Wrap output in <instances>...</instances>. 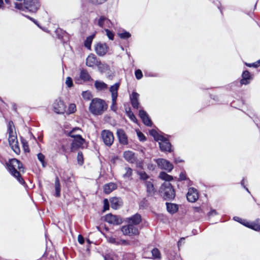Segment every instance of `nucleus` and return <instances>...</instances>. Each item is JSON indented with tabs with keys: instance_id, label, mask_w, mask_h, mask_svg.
<instances>
[{
	"instance_id": "f257e3e1",
	"label": "nucleus",
	"mask_w": 260,
	"mask_h": 260,
	"mask_svg": "<svg viewBox=\"0 0 260 260\" xmlns=\"http://www.w3.org/2000/svg\"><path fill=\"white\" fill-rule=\"evenodd\" d=\"M159 178L161 180L166 181L160 186L159 191L166 200H172L175 197V191L169 181L173 179V177L164 172H161Z\"/></svg>"
},
{
	"instance_id": "f03ea898",
	"label": "nucleus",
	"mask_w": 260,
	"mask_h": 260,
	"mask_svg": "<svg viewBox=\"0 0 260 260\" xmlns=\"http://www.w3.org/2000/svg\"><path fill=\"white\" fill-rule=\"evenodd\" d=\"M6 166L9 173L16 178L21 184H24V181L20 175L21 172H24L22 164L18 159L13 158L6 163Z\"/></svg>"
},
{
	"instance_id": "7ed1b4c3",
	"label": "nucleus",
	"mask_w": 260,
	"mask_h": 260,
	"mask_svg": "<svg viewBox=\"0 0 260 260\" xmlns=\"http://www.w3.org/2000/svg\"><path fill=\"white\" fill-rule=\"evenodd\" d=\"M107 107L104 100L94 98L92 100L90 104L89 110L94 115H101L107 110Z\"/></svg>"
},
{
	"instance_id": "20e7f679",
	"label": "nucleus",
	"mask_w": 260,
	"mask_h": 260,
	"mask_svg": "<svg viewBox=\"0 0 260 260\" xmlns=\"http://www.w3.org/2000/svg\"><path fill=\"white\" fill-rule=\"evenodd\" d=\"M78 131H81L79 128H74L68 134V136L74 139L70 146V151L72 152H74L80 148H83L85 141V139L80 134H75V132Z\"/></svg>"
},
{
	"instance_id": "39448f33",
	"label": "nucleus",
	"mask_w": 260,
	"mask_h": 260,
	"mask_svg": "<svg viewBox=\"0 0 260 260\" xmlns=\"http://www.w3.org/2000/svg\"><path fill=\"white\" fill-rule=\"evenodd\" d=\"M149 134L154 138L155 141H159V148L162 151H171V145L166 138H165L164 136L158 134L154 129L150 130L149 131Z\"/></svg>"
},
{
	"instance_id": "423d86ee",
	"label": "nucleus",
	"mask_w": 260,
	"mask_h": 260,
	"mask_svg": "<svg viewBox=\"0 0 260 260\" xmlns=\"http://www.w3.org/2000/svg\"><path fill=\"white\" fill-rule=\"evenodd\" d=\"M121 230L123 234L126 236H133L139 234L138 229L132 224L128 223L127 225L123 226Z\"/></svg>"
},
{
	"instance_id": "0eeeda50",
	"label": "nucleus",
	"mask_w": 260,
	"mask_h": 260,
	"mask_svg": "<svg viewBox=\"0 0 260 260\" xmlns=\"http://www.w3.org/2000/svg\"><path fill=\"white\" fill-rule=\"evenodd\" d=\"M101 135L104 144L107 146H111L114 141L113 133L109 130L105 129L102 131Z\"/></svg>"
},
{
	"instance_id": "6e6552de",
	"label": "nucleus",
	"mask_w": 260,
	"mask_h": 260,
	"mask_svg": "<svg viewBox=\"0 0 260 260\" xmlns=\"http://www.w3.org/2000/svg\"><path fill=\"white\" fill-rule=\"evenodd\" d=\"M54 112L58 114H63L66 112V106L64 102L60 99H56L52 105Z\"/></svg>"
},
{
	"instance_id": "1a4fd4ad",
	"label": "nucleus",
	"mask_w": 260,
	"mask_h": 260,
	"mask_svg": "<svg viewBox=\"0 0 260 260\" xmlns=\"http://www.w3.org/2000/svg\"><path fill=\"white\" fill-rule=\"evenodd\" d=\"M158 167L162 169L165 170L169 172H171L173 169V165L168 160L164 158H158L155 159Z\"/></svg>"
},
{
	"instance_id": "9d476101",
	"label": "nucleus",
	"mask_w": 260,
	"mask_h": 260,
	"mask_svg": "<svg viewBox=\"0 0 260 260\" xmlns=\"http://www.w3.org/2000/svg\"><path fill=\"white\" fill-rule=\"evenodd\" d=\"M8 140L9 145L11 146L12 149L16 154H19L20 152V149L18 146V142L16 134L9 136Z\"/></svg>"
},
{
	"instance_id": "9b49d317",
	"label": "nucleus",
	"mask_w": 260,
	"mask_h": 260,
	"mask_svg": "<svg viewBox=\"0 0 260 260\" xmlns=\"http://www.w3.org/2000/svg\"><path fill=\"white\" fill-rule=\"evenodd\" d=\"M92 81V79L86 70H82L80 71L79 77L75 78V82L77 84H82V82Z\"/></svg>"
},
{
	"instance_id": "f8f14e48",
	"label": "nucleus",
	"mask_w": 260,
	"mask_h": 260,
	"mask_svg": "<svg viewBox=\"0 0 260 260\" xmlns=\"http://www.w3.org/2000/svg\"><path fill=\"white\" fill-rule=\"evenodd\" d=\"M105 220L106 222L114 225L120 224L122 222L121 218L119 216L112 214H107L105 217Z\"/></svg>"
},
{
	"instance_id": "ddd939ff",
	"label": "nucleus",
	"mask_w": 260,
	"mask_h": 260,
	"mask_svg": "<svg viewBox=\"0 0 260 260\" xmlns=\"http://www.w3.org/2000/svg\"><path fill=\"white\" fill-rule=\"evenodd\" d=\"M186 198L189 202H195L199 198L197 190L193 187L189 188L186 194Z\"/></svg>"
},
{
	"instance_id": "4468645a",
	"label": "nucleus",
	"mask_w": 260,
	"mask_h": 260,
	"mask_svg": "<svg viewBox=\"0 0 260 260\" xmlns=\"http://www.w3.org/2000/svg\"><path fill=\"white\" fill-rule=\"evenodd\" d=\"M96 21H97L98 25L102 28L104 27H111L112 25L111 21L104 16H100Z\"/></svg>"
},
{
	"instance_id": "2eb2a0df",
	"label": "nucleus",
	"mask_w": 260,
	"mask_h": 260,
	"mask_svg": "<svg viewBox=\"0 0 260 260\" xmlns=\"http://www.w3.org/2000/svg\"><path fill=\"white\" fill-rule=\"evenodd\" d=\"M145 186L146 188V191L149 196H153L156 190L154 186L153 179H148L144 182Z\"/></svg>"
},
{
	"instance_id": "dca6fc26",
	"label": "nucleus",
	"mask_w": 260,
	"mask_h": 260,
	"mask_svg": "<svg viewBox=\"0 0 260 260\" xmlns=\"http://www.w3.org/2000/svg\"><path fill=\"white\" fill-rule=\"evenodd\" d=\"M108 51V47L106 44L98 43L95 46V51L96 54L101 56L106 54Z\"/></svg>"
},
{
	"instance_id": "f3484780",
	"label": "nucleus",
	"mask_w": 260,
	"mask_h": 260,
	"mask_svg": "<svg viewBox=\"0 0 260 260\" xmlns=\"http://www.w3.org/2000/svg\"><path fill=\"white\" fill-rule=\"evenodd\" d=\"M99 60L93 54H90L86 59V65L90 68H93L98 63Z\"/></svg>"
},
{
	"instance_id": "a211bd4d",
	"label": "nucleus",
	"mask_w": 260,
	"mask_h": 260,
	"mask_svg": "<svg viewBox=\"0 0 260 260\" xmlns=\"http://www.w3.org/2000/svg\"><path fill=\"white\" fill-rule=\"evenodd\" d=\"M253 77L250 73L247 70L244 71L242 74V79L240 83L242 85H247L250 83Z\"/></svg>"
},
{
	"instance_id": "6ab92c4d",
	"label": "nucleus",
	"mask_w": 260,
	"mask_h": 260,
	"mask_svg": "<svg viewBox=\"0 0 260 260\" xmlns=\"http://www.w3.org/2000/svg\"><path fill=\"white\" fill-rule=\"evenodd\" d=\"M126 221L128 223L133 225L139 224L142 221L141 216L139 214H136L131 217L127 218Z\"/></svg>"
},
{
	"instance_id": "aec40b11",
	"label": "nucleus",
	"mask_w": 260,
	"mask_h": 260,
	"mask_svg": "<svg viewBox=\"0 0 260 260\" xmlns=\"http://www.w3.org/2000/svg\"><path fill=\"white\" fill-rule=\"evenodd\" d=\"M139 94L136 92H133L132 94L130 95V100L131 104L133 107L135 109H138L139 107Z\"/></svg>"
},
{
	"instance_id": "412c9836",
	"label": "nucleus",
	"mask_w": 260,
	"mask_h": 260,
	"mask_svg": "<svg viewBox=\"0 0 260 260\" xmlns=\"http://www.w3.org/2000/svg\"><path fill=\"white\" fill-rule=\"evenodd\" d=\"M139 116L143 121V123L147 126H150L152 124V122L149 118L147 113L143 110L139 111Z\"/></svg>"
},
{
	"instance_id": "4be33fe9",
	"label": "nucleus",
	"mask_w": 260,
	"mask_h": 260,
	"mask_svg": "<svg viewBox=\"0 0 260 260\" xmlns=\"http://www.w3.org/2000/svg\"><path fill=\"white\" fill-rule=\"evenodd\" d=\"M111 206L114 209H117L122 205V200L117 197L112 198L110 200Z\"/></svg>"
},
{
	"instance_id": "5701e85b",
	"label": "nucleus",
	"mask_w": 260,
	"mask_h": 260,
	"mask_svg": "<svg viewBox=\"0 0 260 260\" xmlns=\"http://www.w3.org/2000/svg\"><path fill=\"white\" fill-rule=\"evenodd\" d=\"M117 135L121 144L123 145L127 144V138L123 130L121 129H117Z\"/></svg>"
},
{
	"instance_id": "b1692460",
	"label": "nucleus",
	"mask_w": 260,
	"mask_h": 260,
	"mask_svg": "<svg viewBox=\"0 0 260 260\" xmlns=\"http://www.w3.org/2000/svg\"><path fill=\"white\" fill-rule=\"evenodd\" d=\"M125 159L130 163H134L136 160V157L134 153L131 151H126L123 153Z\"/></svg>"
},
{
	"instance_id": "393cba45",
	"label": "nucleus",
	"mask_w": 260,
	"mask_h": 260,
	"mask_svg": "<svg viewBox=\"0 0 260 260\" xmlns=\"http://www.w3.org/2000/svg\"><path fill=\"white\" fill-rule=\"evenodd\" d=\"M119 86L120 83H116L110 87L109 90L111 93L112 99H117L118 96V90L119 89Z\"/></svg>"
},
{
	"instance_id": "a878e982",
	"label": "nucleus",
	"mask_w": 260,
	"mask_h": 260,
	"mask_svg": "<svg viewBox=\"0 0 260 260\" xmlns=\"http://www.w3.org/2000/svg\"><path fill=\"white\" fill-rule=\"evenodd\" d=\"M244 225L250 228L255 231H259L260 230V225L258 223L254 222H248L246 221L244 222Z\"/></svg>"
},
{
	"instance_id": "bb28decb",
	"label": "nucleus",
	"mask_w": 260,
	"mask_h": 260,
	"mask_svg": "<svg viewBox=\"0 0 260 260\" xmlns=\"http://www.w3.org/2000/svg\"><path fill=\"white\" fill-rule=\"evenodd\" d=\"M116 187V184L114 183L107 184L105 185L104 187V192L107 194H109L113 190L115 189Z\"/></svg>"
},
{
	"instance_id": "cd10ccee",
	"label": "nucleus",
	"mask_w": 260,
	"mask_h": 260,
	"mask_svg": "<svg viewBox=\"0 0 260 260\" xmlns=\"http://www.w3.org/2000/svg\"><path fill=\"white\" fill-rule=\"evenodd\" d=\"M167 211L171 214H174L177 212L178 209V206L173 203H166Z\"/></svg>"
},
{
	"instance_id": "c85d7f7f",
	"label": "nucleus",
	"mask_w": 260,
	"mask_h": 260,
	"mask_svg": "<svg viewBox=\"0 0 260 260\" xmlns=\"http://www.w3.org/2000/svg\"><path fill=\"white\" fill-rule=\"evenodd\" d=\"M94 86L98 90H104L108 88V85L101 81H95Z\"/></svg>"
},
{
	"instance_id": "c756f323",
	"label": "nucleus",
	"mask_w": 260,
	"mask_h": 260,
	"mask_svg": "<svg viewBox=\"0 0 260 260\" xmlns=\"http://www.w3.org/2000/svg\"><path fill=\"white\" fill-rule=\"evenodd\" d=\"M124 173H123L122 176L123 178L127 180H132V176L133 174V170L129 167H125L124 168Z\"/></svg>"
},
{
	"instance_id": "7c9ffc66",
	"label": "nucleus",
	"mask_w": 260,
	"mask_h": 260,
	"mask_svg": "<svg viewBox=\"0 0 260 260\" xmlns=\"http://www.w3.org/2000/svg\"><path fill=\"white\" fill-rule=\"evenodd\" d=\"M71 143L69 141L65 140L62 142L61 150L64 153H67L70 151V146Z\"/></svg>"
},
{
	"instance_id": "2f4dec72",
	"label": "nucleus",
	"mask_w": 260,
	"mask_h": 260,
	"mask_svg": "<svg viewBox=\"0 0 260 260\" xmlns=\"http://www.w3.org/2000/svg\"><path fill=\"white\" fill-rule=\"evenodd\" d=\"M96 66L101 73H105L109 70V66L107 64L102 63L100 60Z\"/></svg>"
},
{
	"instance_id": "473e14b6",
	"label": "nucleus",
	"mask_w": 260,
	"mask_h": 260,
	"mask_svg": "<svg viewBox=\"0 0 260 260\" xmlns=\"http://www.w3.org/2000/svg\"><path fill=\"white\" fill-rule=\"evenodd\" d=\"M152 258L155 260H160L161 259V254L159 250L157 248H154L151 250Z\"/></svg>"
},
{
	"instance_id": "72a5a7b5",
	"label": "nucleus",
	"mask_w": 260,
	"mask_h": 260,
	"mask_svg": "<svg viewBox=\"0 0 260 260\" xmlns=\"http://www.w3.org/2000/svg\"><path fill=\"white\" fill-rule=\"evenodd\" d=\"M95 35L93 34L90 36H88L84 42V46L87 49L90 50L91 49V45L93 40V39Z\"/></svg>"
},
{
	"instance_id": "f704fd0d",
	"label": "nucleus",
	"mask_w": 260,
	"mask_h": 260,
	"mask_svg": "<svg viewBox=\"0 0 260 260\" xmlns=\"http://www.w3.org/2000/svg\"><path fill=\"white\" fill-rule=\"evenodd\" d=\"M55 194L56 197H59L60 195V185L58 177L56 178L55 181Z\"/></svg>"
},
{
	"instance_id": "c9c22d12",
	"label": "nucleus",
	"mask_w": 260,
	"mask_h": 260,
	"mask_svg": "<svg viewBox=\"0 0 260 260\" xmlns=\"http://www.w3.org/2000/svg\"><path fill=\"white\" fill-rule=\"evenodd\" d=\"M15 127L13 121H10L8 123V133L9 136L16 134L15 132Z\"/></svg>"
},
{
	"instance_id": "e433bc0d",
	"label": "nucleus",
	"mask_w": 260,
	"mask_h": 260,
	"mask_svg": "<svg viewBox=\"0 0 260 260\" xmlns=\"http://www.w3.org/2000/svg\"><path fill=\"white\" fill-rule=\"evenodd\" d=\"M138 174L140 179L144 180V182L148 179H151L145 172H139Z\"/></svg>"
},
{
	"instance_id": "4c0bfd02",
	"label": "nucleus",
	"mask_w": 260,
	"mask_h": 260,
	"mask_svg": "<svg viewBox=\"0 0 260 260\" xmlns=\"http://www.w3.org/2000/svg\"><path fill=\"white\" fill-rule=\"evenodd\" d=\"M38 159L42 163L43 167L45 168L46 166V162L45 161V156L41 153H39L37 155Z\"/></svg>"
},
{
	"instance_id": "58836bf2",
	"label": "nucleus",
	"mask_w": 260,
	"mask_h": 260,
	"mask_svg": "<svg viewBox=\"0 0 260 260\" xmlns=\"http://www.w3.org/2000/svg\"><path fill=\"white\" fill-rule=\"evenodd\" d=\"M118 36L122 39H126L131 37V35L129 32L123 31L122 32L118 33Z\"/></svg>"
},
{
	"instance_id": "ea45409f",
	"label": "nucleus",
	"mask_w": 260,
	"mask_h": 260,
	"mask_svg": "<svg viewBox=\"0 0 260 260\" xmlns=\"http://www.w3.org/2000/svg\"><path fill=\"white\" fill-rule=\"evenodd\" d=\"M77 161L79 165H82L84 162L83 154L81 151L78 152L77 156Z\"/></svg>"
},
{
	"instance_id": "a19ab883",
	"label": "nucleus",
	"mask_w": 260,
	"mask_h": 260,
	"mask_svg": "<svg viewBox=\"0 0 260 260\" xmlns=\"http://www.w3.org/2000/svg\"><path fill=\"white\" fill-rule=\"evenodd\" d=\"M21 143L24 151L25 152H28L29 151L27 142L24 139H21Z\"/></svg>"
},
{
	"instance_id": "79ce46f5",
	"label": "nucleus",
	"mask_w": 260,
	"mask_h": 260,
	"mask_svg": "<svg viewBox=\"0 0 260 260\" xmlns=\"http://www.w3.org/2000/svg\"><path fill=\"white\" fill-rule=\"evenodd\" d=\"M76 110V105L74 104H71L70 105L67 113L68 114H70L74 113L75 112Z\"/></svg>"
},
{
	"instance_id": "37998d69",
	"label": "nucleus",
	"mask_w": 260,
	"mask_h": 260,
	"mask_svg": "<svg viewBox=\"0 0 260 260\" xmlns=\"http://www.w3.org/2000/svg\"><path fill=\"white\" fill-rule=\"evenodd\" d=\"M82 95L83 98L86 100H89L92 96L91 92L88 91H83Z\"/></svg>"
},
{
	"instance_id": "c03bdc74",
	"label": "nucleus",
	"mask_w": 260,
	"mask_h": 260,
	"mask_svg": "<svg viewBox=\"0 0 260 260\" xmlns=\"http://www.w3.org/2000/svg\"><path fill=\"white\" fill-rule=\"evenodd\" d=\"M105 31H106V35L108 38L111 40H113L114 36V33L107 28L105 29Z\"/></svg>"
},
{
	"instance_id": "a18cd8bd",
	"label": "nucleus",
	"mask_w": 260,
	"mask_h": 260,
	"mask_svg": "<svg viewBox=\"0 0 260 260\" xmlns=\"http://www.w3.org/2000/svg\"><path fill=\"white\" fill-rule=\"evenodd\" d=\"M116 101L117 99H112V104L110 107L111 109L114 112H116L117 109Z\"/></svg>"
},
{
	"instance_id": "49530a36",
	"label": "nucleus",
	"mask_w": 260,
	"mask_h": 260,
	"mask_svg": "<svg viewBox=\"0 0 260 260\" xmlns=\"http://www.w3.org/2000/svg\"><path fill=\"white\" fill-rule=\"evenodd\" d=\"M136 78L138 80L141 79L143 77V74L142 71L140 69H138L135 71V73Z\"/></svg>"
},
{
	"instance_id": "de8ad7c7",
	"label": "nucleus",
	"mask_w": 260,
	"mask_h": 260,
	"mask_svg": "<svg viewBox=\"0 0 260 260\" xmlns=\"http://www.w3.org/2000/svg\"><path fill=\"white\" fill-rule=\"evenodd\" d=\"M108 241L112 244H114L116 245H118V239H116V238L113 237H110L108 238Z\"/></svg>"
},
{
	"instance_id": "09e8293b",
	"label": "nucleus",
	"mask_w": 260,
	"mask_h": 260,
	"mask_svg": "<svg viewBox=\"0 0 260 260\" xmlns=\"http://www.w3.org/2000/svg\"><path fill=\"white\" fill-rule=\"evenodd\" d=\"M169 260H182L181 259V258L180 257V255H178L176 253L174 255H170L169 256Z\"/></svg>"
},
{
	"instance_id": "8fccbe9b",
	"label": "nucleus",
	"mask_w": 260,
	"mask_h": 260,
	"mask_svg": "<svg viewBox=\"0 0 260 260\" xmlns=\"http://www.w3.org/2000/svg\"><path fill=\"white\" fill-rule=\"evenodd\" d=\"M66 84L68 87H72L73 85V81L72 78L69 77H67L66 80Z\"/></svg>"
},
{
	"instance_id": "3c124183",
	"label": "nucleus",
	"mask_w": 260,
	"mask_h": 260,
	"mask_svg": "<svg viewBox=\"0 0 260 260\" xmlns=\"http://www.w3.org/2000/svg\"><path fill=\"white\" fill-rule=\"evenodd\" d=\"M109 201L107 199L104 200V211H105L109 209Z\"/></svg>"
},
{
	"instance_id": "603ef678",
	"label": "nucleus",
	"mask_w": 260,
	"mask_h": 260,
	"mask_svg": "<svg viewBox=\"0 0 260 260\" xmlns=\"http://www.w3.org/2000/svg\"><path fill=\"white\" fill-rule=\"evenodd\" d=\"M234 220L240 222V223H241L243 225H244V223L243 222L246 221V220L242 219V218H240L239 217H237V216L234 217Z\"/></svg>"
},
{
	"instance_id": "864d4df0",
	"label": "nucleus",
	"mask_w": 260,
	"mask_h": 260,
	"mask_svg": "<svg viewBox=\"0 0 260 260\" xmlns=\"http://www.w3.org/2000/svg\"><path fill=\"white\" fill-rule=\"evenodd\" d=\"M129 242L128 241L125 240H119L118 245H128Z\"/></svg>"
},
{
	"instance_id": "5fc2aeb1",
	"label": "nucleus",
	"mask_w": 260,
	"mask_h": 260,
	"mask_svg": "<svg viewBox=\"0 0 260 260\" xmlns=\"http://www.w3.org/2000/svg\"><path fill=\"white\" fill-rule=\"evenodd\" d=\"M137 135L140 141H143L145 140V137L144 135L140 132H137Z\"/></svg>"
},
{
	"instance_id": "6e6d98bb",
	"label": "nucleus",
	"mask_w": 260,
	"mask_h": 260,
	"mask_svg": "<svg viewBox=\"0 0 260 260\" xmlns=\"http://www.w3.org/2000/svg\"><path fill=\"white\" fill-rule=\"evenodd\" d=\"M128 116L132 121H133L134 122H136L137 118L132 112H129Z\"/></svg>"
},
{
	"instance_id": "4d7b16f0",
	"label": "nucleus",
	"mask_w": 260,
	"mask_h": 260,
	"mask_svg": "<svg viewBox=\"0 0 260 260\" xmlns=\"http://www.w3.org/2000/svg\"><path fill=\"white\" fill-rule=\"evenodd\" d=\"M78 242L81 244H83L84 242V239L83 238V237L81 235H79L78 236Z\"/></svg>"
},
{
	"instance_id": "13d9d810",
	"label": "nucleus",
	"mask_w": 260,
	"mask_h": 260,
	"mask_svg": "<svg viewBox=\"0 0 260 260\" xmlns=\"http://www.w3.org/2000/svg\"><path fill=\"white\" fill-rule=\"evenodd\" d=\"M91 2L94 4H100L104 2H105L106 0H90Z\"/></svg>"
},
{
	"instance_id": "bf43d9fd",
	"label": "nucleus",
	"mask_w": 260,
	"mask_h": 260,
	"mask_svg": "<svg viewBox=\"0 0 260 260\" xmlns=\"http://www.w3.org/2000/svg\"><path fill=\"white\" fill-rule=\"evenodd\" d=\"M217 214V212L215 210H211L208 213V216H211L216 215Z\"/></svg>"
},
{
	"instance_id": "052dcab7",
	"label": "nucleus",
	"mask_w": 260,
	"mask_h": 260,
	"mask_svg": "<svg viewBox=\"0 0 260 260\" xmlns=\"http://www.w3.org/2000/svg\"><path fill=\"white\" fill-rule=\"evenodd\" d=\"M245 64L249 67L257 68V64H256L255 62H254L253 63H248L246 62Z\"/></svg>"
},
{
	"instance_id": "680f3d73",
	"label": "nucleus",
	"mask_w": 260,
	"mask_h": 260,
	"mask_svg": "<svg viewBox=\"0 0 260 260\" xmlns=\"http://www.w3.org/2000/svg\"><path fill=\"white\" fill-rule=\"evenodd\" d=\"M179 179L180 180H184L186 179V176L183 173H181L179 176Z\"/></svg>"
},
{
	"instance_id": "e2e57ef3",
	"label": "nucleus",
	"mask_w": 260,
	"mask_h": 260,
	"mask_svg": "<svg viewBox=\"0 0 260 260\" xmlns=\"http://www.w3.org/2000/svg\"><path fill=\"white\" fill-rule=\"evenodd\" d=\"M244 179H243L242 180V181H241V185H242V186H243L245 188V189L247 190V192H248L249 193H250V192H249V191L247 187H246L244 185Z\"/></svg>"
},
{
	"instance_id": "0e129e2a",
	"label": "nucleus",
	"mask_w": 260,
	"mask_h": 260,
	"mask_svg": "<svg viewBox=\"0 0 260 260\" xmlns=\"http://www.w3.org/2000/svg\"><path fill=\"white\" fill-rule=\"evenodd\" d=\"M182 160L181 159H180L179 158H175V162L176 163H178V162H182Z\"/></svg>"
},
{
	"instance_id": "69168bd1",
	"label": "nucleus",
	"mask_w": 260,
	"mask_h": 260,
	"mask_svg": "<svg viewBox=\"0 0 260 260\" xmlns=\"http://www.w3.org/2000/svg\"><path fill=\"white\" fill-rule=\"evenodd\" d=\"M4 3L3 0H0V9L3 8Z\"/></svg>"
},
{
	"instance_id": "338daca9",
	"label": "nucleus",
	"mask_w": 260,
	"mask_h": 260,
	"mask_svg": "<svg viewBox=\"0 0 260 260\" xmlns=\"http://www.w3.org/2000/svg\"><path fill=\"white\" fill-rule=\"evenodd\" d=\"M255 63L257 64V67H259L260 66V59L256 61Z\"/></svg>"
},
{
	"instance_id": "774afa93",
	"label": "nucleus",
	"mask_w": 260,
	"mask_h": 260,
	"mask_svg": "<svg viewBox=\"0 0 260 260\" xmlns=\"http://www.w3.org/2000/svg\"><path fill=\"white\" fill-rule=\"evenodd\" d=\"M105 260H113L112 258H106Z\"/></svg>"
}]
</instances>
